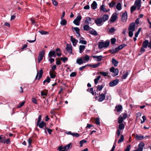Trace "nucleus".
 Here are the masks:
<instances>
[{"instance_id": "1", "label": "nucleus", "mask_w": 151, "mask_h": 151, "mask_svg": "<svg viewBox=\"0 0 151 151\" xmlns=\"http://www.w3.org/2000/svg\"><path fill=\"white\" fill-rule=\"evenodd\" d=\"M56 52V55L60 57L61 55V53L60 52V49L59 48H57L55 49V51H50L48 54V57L49 58L52 57L53 56L55 53Z\"/></svg>"}, {"instance_id": "2", "label": "nucleus", "mask_w": 151, "mask_h": 151, "mask_svg": "<svg viewBox=\"0 0 151 151\" xmlns=\"http://www.w3.org/2000/svg\"><path fill=\"white\" fill-rule=\"evenodd\" d=\"M109 42L108 41H106L105 42L103 41L99 42L98 45L100 49H102L103 48H106L109 45Z\"/></svg>"}, {"instance_id": "3", "label": "nucleus", "mask_w": 151, "mask_h": 151, "mask_svg": "<svg viewBox=\"0 0 151 151\" xmlns=\"http://www.w3.org/2000/svg\"><path fill=\"white\" fill-rule=\"evenodd\" d=\"M45 54V51L44 50H42L40 52L38 55V63H40L42 60Z\"/></svg>"}, {"instance_id": "4", "label": "nucleus", "mask_w": 151, "mask_h": 151, "mask_svg": "<svg viewBox=\"0 0 151 151\" xmlns=\"http://www.w3.org/2000/svg\"><path fill=\"white\" fill-rule=\"evenodd\" d=\"M82 18V17L81 15L78 16L73 21V23L76 25L78 26L80 24V21Z\"/></svg>"}, {"instance_id": "5", "label": "nucleus", "mask_w": 151, "mask_h": 151, "mask_svg": "<svg viewBox=\"0 0 151 151\" xmlns=\"http://www.w3.org/2000/svg\"><path fill=\"white\" fill-rule=\"evenodd\" d=\"M43 73V71L42 69L40 70L39 73L38 71H37V73L35 78V80H36L37 79L39 80L42 76Z\"/></svg>"}, {"instance_id": "6", "label": "nucleus", "mask_w": 151, "mask_h": 151, "mask_svg": "<svg viewBox=\"0 0 151 151\" xmlns=\"http://www.w3.org/2000/svg\"><path fill=\"white\" fill-rule=\"evenodd\" d=\"M110 72L113 73L114 74L113 75V76H115L117 75L119 72V70L118 69H115L114 67H112L110 69Z\"/></svg>"}, {"instance_id": "7", "label": "nucleus", "mask_w": 151, "mask_h": 151, "mask_svg": "<svg viewBox=\"0 0 151 151\" xmlns=\"http://www.w3.org/2000/svg\"><path fill=\"white\" fill-rule=\"evenodd\" d=\"M134 5L139 10L141 7V0H136Z\"/></svg>"}, {"instance_id": "8", "label": "nucleus", "mask_w": 151, "mask_h": 151, "mask_svg": "<svg viewBox=\"0 0 151 151\" xmlns=\"http://www.w3.org/2000/svg\"><path fill=\"white\" fill-rule=\"evenodd\" d=\"M127 19V14L126 11L123 13L122 16V20L124 22H126Z\"/></svg>"}, {"instance_id": "9", "label": "nucleus", "mask_w": 151, "mask_h": 151, "mask_svg": "<svg viewBox=\"0 0 151 151\" xmlns=\"http://www.w3.org/2000/svg\"><path fill=\"white\" fill-rule=\"evenodd\" d=\"M117 14L116 13H114L112 15L110 21L111 22H114L117 19Z\"/></svg>"}, {"instance_id": "10", "label": "nucleus", "mask_w": 151, "mask_h": 151, "mask_svg": "<svg viewBox=\"0 0 151 151\" xmlns=\"http://www.w3.org/2000/svg\"><path fill=\"white\" fill-rule=\"evenodd\" d=\"M103 20L101 18L97 19L95 20V23L97 25L99 26L103 24Z\"/></svg>"}, {"instance_id": "11", "label": "nucleus", "mask_w": 151, "mask_h": 151, "mask_svg": "<svg viewBox=\"0 0 151 151\" xmlns=\"http://www.w3.org/2000/svg\"><path fill=\"white\" fill-rule=\"evenodd\" d=\"M118 79H116L110 82L109 83V86L110 87H113L119 83Z\"/></svg>"}, {"instance_id": "12", "label": "nucleus", "mask_w": 151, "mask_h": 151, "mask_svg": "<svg viewBox=\"0 0 151 151\" xmlns=\"http://www.w3.org/2000/svg\"><path fill=\"white\" fill-rule=\"evenodd\" d=\"M66 49L69 53H72V47L71 45V44H67Z\"/></svg>"}, {"instance_id": "13", "label": "nucleus", "mask_w": 151, "mask_h": 151, "mask_svg": "<svg viewBox=\"0 0 151 151\" xmlns=\"http://www.w3.org/2000/svg\"><path fill=\"white\" fill-rule=\"evenodd\" d=\"M70 40L73 43L74 46H76L78 42V40L73 37L72 36H70Z\"/></svg>"}, {"instance_id": "14", "label": "nucleus", "mask_w": 151, "mask_h": 151, "mask_svg": "<svg viewBox=\"0 0 151 151\" xmlns=\"http://www.w3.org/2000/svg\"><path fill=\"white\" fill-rule=\"evenodd\" d=\"M135 29V25L134 23L133 22L131 23L128 28L129 31H134Z\"/></svg>"}, {"instance_id": "15", "label": "nucleus", "mask_w": 151, "mask_h": 151, "mask_svg": "<svg viewBox=\"0 0 151 151\" xmlns=\"http://www.w3.org/2000/svg\"><path fill=\"white\" fill-rule=\"evenodd\" d=\"M106 91H105V94L102 93L101 95L99 96V99H98V101L100 102H101L103 101L105 98V94H106Z\"/></svg>"}, {"instance_id": "16", "label": "nucleus", "mask_w": 151, "mask_h": 151, "mask_svg": "<svg viewBox=\"0 0 151 151\" xmlns=\"http://www.w3.org/2000/svg\"><path fill=\"white\" fill-rule=\"evenodd\" d=\"M122 109V105H116L115 107V110L117 112H120Z\"/></svg>"}, {"instance_id": "17", "label": "nucleus", "mask_w": 151, "mask_h": 151, "mask_svg": "<svg viewBox=\"0 0 151 151\" xmlns=\"http://www.w3.org/2000/svg\"><path fill=\"white\" fill-rule=\"evenodd\" d=\"M45 125V127H46V123L43 121H42L40 123H39L37 124V126H38L40 128H43Z\"/></svg>"}, {"instance_id": "18", "label": "nucleus", "mask_w": 151, "mask_h": 151, "mask_svg": "<svg viewBox=\"0 0 151 151\" xmlns=\"http://www.w3.org/2000/svg\"><path fill=\"white\" fill-rule=\"evenodd\" d=\"M100 9L101 11L104 12H107L110 10V9H107L105 7L104 5V4H102L100 7Z\"/></svg>"}, {"instance_id": "19", "label": "nucleus", "mask_w": 151, "mask_h": 151, "mask_svg": "<svg viewBox=\"0 0 151 151\" xmlns=\"http://www.w3.org/2000/svg\"><path fill=\"white\" fill-rule=\"evenodd\" d=\"M145 138V137L142 135H139L137 134L136 135L135 139L137 140H141Z\"/></svg>"}, {"instance_id": "20", "label": "nucleus", "mask_w": 151, "mask_h": 151, "mask_svg": "<svg viewBox=\"0 0 151 151\" xmlns=\"http://www.w3.org/2000/svg\"><path fill=\"white\" fill-rule=\"evenodd\" d=\"M109 18L108 15L107 14H105L101 18L102 19V20H103V22H105Z\"/></svg>"}, {"instance_id": "21", "label": "nucleus", "mask_w": 151, "mask_h": 151, "mask_svg": "<svg viewBox=\"0 0 151 151\" xmlns=\"http://www.w3.org/2000/svg\"><path fill=\"white\" fill-rule=\"evenodd\" d=\"M116 3V2L114 0L112 1L111 2L108 3V5L110 8H112Z\"/></svg>"}, {"instance_id": "22", "label": "nucleus", "mask_w": 151, "mask_h": 151, "mask_svg": "<svg viewBox=\"0 0 151 151\" xmlns=\"http://www.w3.org/2000/svg\"><path fill=\"white\" fill-rule=\"evenodd\" d=\"M148 41L147 40H145L143 42L142 46L143 47H145V48H147V46L148 45Z\"/></svg>"}, {"instance_id": "23", "label": "nucleus", "mask_w": 151, "mask_h": 151, "mask_svg": "<svg viewBox=\"0 0 151 151\" xmlns=\"http://www.w3.org/2000/svg\"><path fill=\"white\" fill-rule=\"evenodd\" d=\"M76 62L77 63H78L79 65H81L83 64V63H85V61H83L82 58H78Z\"/></svg>"}, {"instance_id": "24", "label": "nucleus", "mask_w": 151, "mask_h": 151, "mask_svg": "<svg viewBox=\"0 0 151 151\" xmlns=\"http://www.w3.org/2000/svg\"><path fill=\"white\" fill-rule=\"evenodd\" d=\"M112 63L115 67L117 66L118 62L114 58H113L112 60Z\"/></svg>"}, {"instance_id": "25", "label": "nucleus", "mask_w": 151, "mask_h": 151, "mask_svg": "<svg viewBox=\"0 0 151 151\" xmlns=\"http://www.w3.org/2000/svg\"><path fill=\"white\" fill-rule=\"evenodd\" d=\"M85 45H80L79 47V52L82 53L85 49Z\"/></svg>"}, {"instance_id": "26", "label": "nucleus", "mask_w": 151, "mask_h": 151, "mask_svg": "<svg viewBox=\"0 0 151 151\" xmlns=\"http://www.w3.org/2000/svg\"><path fill=\"white\" fill-rule=\"evenodd\" d=\"M118 51L119 50L117 47L112 49L110 50V52L112 54L115 53Z\"/></svg>"}, {"instance_id": "27", "label": "nucleus", "mask_w": 151, "mask_h": 151, "mask_svg": "<svg viewBox=\"0 0 151 151\" xmlns=\"http://www.w3.org/2000/svg\"><path fill=\"white\" fill-rule=\"evenodd\" d=\"M72 145L71 143H70L66 146H64V147H63L64 149L66 150L67 151L68 149L71 148L72 146H70V145Z\"/></svg>"}, {"instance_id": "28", "label": "nucleus", "mask_w": 151, "mask_h": 151, "mask_svg": "<svg viewBox=\"0 0 151 151\" xmlns=\"http://www.w3.org/2000/svg\"><path fill=\"white\" fill-rule=\"evenodd\" d=\"M48 93V90H45L41 92V95L42 96H47Z\"/></svg>"}, {"instance_id": "29", "label": "nucleus", "mask_w": 151, "mask_h": 151, "mask_svg": "<svg viewBox=\"0 0 151 151\" xmlns=\"http://www.w3.org/2000/svg\"><path fill=\"white\" fill-rule=\"evenodd\" d=\"M124 120V119H123V117L121 116V115L118 118V123L119 124L122 123V122H123Z\"/></svg>"}, {"instance_id": "30", "label": "nucleus", "mask_w": 151, "mask_h": 151, "mask_svg": "<svg viewBox=\"0 0 151 151\" xmlns=\"http://www.w3.org/2000/svg\"><path fill=\"white\" fill-rule=\"evenodd\" d=\"M116 8L119 11L121 10L122 9V6L121 4L119 2L117 4L116 6Z\"/></svg>"}, {"instance_id": "31", "label": "nucleus", "mask_w": 151, "mask_h": 151, "mask_svg": "<svg viewBox=\"0 0 151 151\" xmlns=\"http://www.w3.org/2000/svg\"><path fill=\"white\" fill-rule=\"evenodd\" d=\"M103 58L102 56H95V59H96V60L98 61H101Z\"/></svg>"}, {"instance_id": "32", "label": "nucleus", "mask_w": 151, "mask_h": 151, "mask_svg": "<svg viewBox=\"0 0 151 151\" xmlns=\"http://www.w3.org/2000/svg\"><path fill=\"white\" fill-rule=\"evenodd\" d=\"M51 79L48 76L46 78V79H45L43 82V84L44 85L45 84V83L46 82H47L48 83H49L50 82Z\"/></svg>"}, {"instance_id": "33", "label": "nucleus", "mask_w": 151, "mask_h": 151, "mask_svg": "<svg viewBox=\"0 0 151 151\" xmlns=\"http://www.w3.org/2000/svg\"><path fill=\"white\" fill-rule=\"evenodd\" d=\"M119 124L118 129L121 130L124 129L125 127L124 124L123 123H121Z\"/></svg>"}, {"instance_id": "34", "label": "nucleus", "mask_w": 151, "mask_h": 151, "mask_svg": "<svg viewBox=\"0 0 151 151\" xmlns=\"http://www.w3.org/2000/svg\"><path fill=\"white\" fill-rule=\"evenodd\" d=\"M87 91L91 93L93 95H94V93L93 91V88H90V89L88 88L87 90Z\"/></svg>"}, {"instance_id": "35", "label": "nucleus", "mask_w": 151, "mask_h": 151, "mask_svg": "<svg viewBox=\"0 0 151 151\" xmlns=\"http://www.w3.org/2000/svg\"><path fill=\"white\" fill-rule=\"evenodd\" d=\"M60 23L62 25H65L66 24L67 21L65 19H63V20L61 21Z\"/></svg>"}, {"instance_id": "36", "label": "nucleus", "mask_w": 151, "mask_h": 151, "mask_svg": "<svg viewBox=\"0 0 151 151\" xmlns=\"http://www.w3.org/2000/svg\"><path fill=\"white\" fill-rule=\"evenodd\" d=\"M116 31V29L113 27L109 28V32L112 33Z\"/></svg>"}, {"instance_id": "37", "label": "nucleus", "mask_w": 151, "mask_h": 151, "mask_svg": "<svg viewBox=\"0 0 151 151\" xmlns=\"http://www.w3.org/2000/svg\"><path fill=\"white\" fill-rule=\"evenodd\" d=\"M124 139V136L122 134L120 138L118 141V143L119 144L122 142Z\"/></svg>"}, {"instance_id": "38", "label": "nucleus", "mask_w": 151, "mask_h": 151, "mask_svg": "<svg viewBox=\"0 0 151 151\" xmlns=\"http://www.w3.org/2000/svg\"><path fill=\"white\" fill-rule=\"evenodd\" d=\"M145 146V144L144 143L142 142H141L138 145V147L143 149V147Z\"/></svg>"}, {"instance_id": "39", "label": "nucleus", "mask_w": 151, "mask_h": 151, "mask_svg": "<svg viewBox=\"0 0 151 151\" xmlns=\"http://www.w3.org/2000/svg\"><path fill=\"white\" fill-rule=\"evenodd\" d=\"M137 7L134 5L132 6L130 8L131 12L132 13L135 10Z\"/></svg>"}, {"instance_id": "40", "label": "nucleus", "mask_w": 151, "mask_h": 151, "mask_svg": "<svg viewBox=\"0 0 151 151\" xmlns=\"http://www.w3.org/2000/svg\"><path fill=\"white\" fill-rule=\"evenodd\" d=\"M91 21V18L89 17H87L86 18L85 23L86 24H89L90 23L89 22Z\"/></svg>"}, {"instance_id": "41", "label": "nucleus", "mask_w": 151, "mask_h": 151, "mask_svg": "<svg viewBox=\"0 0 151 151\" xmlns=\"http://www.w3.org/2000/svg\"><path fill=\"white\" fill-rule=\"evenodd\" d=\"M39 32L42 35H46L48 33V32L45 31L44 30H40L39 31Z\"/></svg>"}, {"instance_id": "42", "label": "nucleus", "mask_w": 151, "mask_h": 151, "mask_svg": "<svg viewBox=\"0 0 151 151\" xmlns=\"http://www.w3.org/2000/svg\"><path fill=\"white\" fill-rule=\"evenodd\" d=\"M83 28L84 30L88 31L89 30V27L88 25H84Z\"/></svg>"}, {"instance_id": "43", "label": "nucleus", "mask_w": 151, "mask_h": 151, "mask_svg": "<svg viewBox=\"0 0 151 151\" xmlns=\"http://www.w3.org/2000/svg\"><path fill=\"white\" fill-rule=\"evenodd\" d=\"M95 123L98 125H100V120L99 118H96L95 119Z\"/></svg>"}, {"instance_id": "44", "label": "nucleus", "mask_w": 151, "mask_h": 151, "mask_svg": "<svg viewBox=\"0 0 151 151\" xmlns=\"http://www.w3.org/2000/svg\"><path fill=\"white\" fill-rule=\"evenodd\" d=\"M126 46V45L125 44H123L119 46L118 47H117V49L119 51L120 50L122 49L125 46Z\"/></svg>"}, {"instance_id": "45", "label": "nucleus", "mask_w": 151, "mask_h": 151, "mask_svg": "<svg viewBox=\"0 0 151 151\" xmlns=\"http://www.w3.org/2000/svg\"><path fill=\"white\" fill-rule=\"evenodd\" d=\"M95 36H96V39H95V40H98L100 39V36L98 35L97 32L95 30Z\"/></svg>"}, {"instance_id": "46", "label": "nucleus", "mask_w": 151, "mask_h": 151, "mask_svg": "<svg viewBox=\"0 0 151 151\" xmlns=\"http://www.w3.org/2000/svg\"><path fill=\"white\" fill-rule=\"evenodd\" d=\"M129 74V73L128 71H127L126 73L123 75V76L122 77V79H126L127 78L128 75Z\"/></svg>"}, {"instance_id": "47", "label": "nucleus", "mask_w": 151, "mask_h": 151, "mask_svg": "<svg viewBox=\"0 0 151 151\" xmlns=\"http://www.w3.org/2000/svg\"><path fill=\"white\" fill-rule=\"evenodd\" d=\"M86 142H87V141L86 140H84V139L80 141L79 142V143L80 145V147H82L83 146V144L84 143H86Z\"/></svg>"}, {"instance_id": "48", "label": "nucleus", "mask_w": 151, "mask_h": 151, "mask_svg": "<svg viewBox=\"0 0 151 151\" xmlns=\"http://www.w3.org/2000/svg\"><path fill=\"white\" fill-rule=\"evenodd\" d=\"M50 75L51 78H54L56 76L55 74L51 72H50Z\"/></svg>"}, {"instance_id": "49", "label": "nucleus", "mask_w": 151, "mask_h": 151, "mask_svg": "<svg viewBox=\"0 0 151 151\" xmlns=\"http://www.w3.org/2000/svg\"><path fill=\"white\" fill-rule=\"evenodd\" d=\"M100 73L104 77L107 76L109 73H108L104 72H100Z\"/></svg>"}, {"instance_id": "50", "label": "nucleus", "mask_w": 151, "mask_h": 151, "mask_svg": "<svg viewBox=\"0 0 151 151\" xmlns=\"http://www.w3.org/2000/svg\"><path fill=\"white\" fill-rule=\"evenodd\" d=\"M60 59L61 60H62L64 63L65 62L68 60V58L66 57H65L64 58L61 57Z\"/></svg>"}, {"instance_id": "51", "label": "nucleus", "mask_w": 151, "mask_h": 151, "mask_svg": "<svg viewBox=\"0 0 151 151\" xmlns=\"http://www.w3.org/2000/svg\"><path fill=\"white\" fill-rule=\"evenodd\" d=\"M46 129H47V130L48 133L49 134H51L52 132V130L50 128H48L47 127H45V132H46Z\"/></svg>"}, {"instance_id": "52", "label": "nucleus", "mask_w": 151, "mask_h": 151, "mask_svg": "<svg viewBox=\"0 0 151 151\" xmlns=\"http://www.w3.org/2000/svg\"><path fill=\"white\" fill-rule=\"evenodd\" d=\"M103 88V86L102 85H98L97 86V91H100Z\"/></svg>"}, {"instance_id": "53", "label": "nucleus", "mask_w": 151, "mask_h": 151, "mask_svg": "<svg viewBox=\"0 0 151 151\" xmlns=\"http://www.w3.org/2000/svg\"><path fill=\"white\" fill-rule=\"evenodd\" d=\"M141 30V28H139L137 32L135 34V37H138V35L139 34V33H140Z\"/></svg>"}, {"instance_id": "54", "label": "nucleus", "mask_w": 151, "mask_h": 151, "mask_svg": "<svg viewBox=\"0 0 151 151\" xmlns=\"http://www.w3.org/2000/svg\"><path fill=\"white\" fill-rule=\"evenodd\" d=\"M58 150L60 151H67L66 150L64 149L62 146H60L58 147Z\"/></svg>"}, {"instance_id": "55", "label": "nucleus", "mask_w": 151, "mask_h": 151, "mask_svg": "<svg viewBox=\"0 0 151 151\" xmlns=\"http://www.w3.org/2000/svg\"><path fill=\"white\" fill-rule=\"evenodd\" d=\"M83 60L88 61L89 60V56L88 55H86L85 56L83 57Z\"/></svg>"}, {"instance_id": "56", "label": "nucleus", "mask_w": 151, "mask_h": 151, "mask_svg": "<svg viewBox=\"0 0 151 151\" xmlns=\"http://www.w3.org/2000/svg\"><path fill=\"white\" fill-rule=\"evenodd\" d=\"M101 78L100 76H99L97 78H95V85L97 84L98 80H99Z\"/></svg>"}, {"instance_id": "57", "label": "nucleus", "mask_w": 151, "mask_h": 151, "mask_svg": "<svg viewBox=\"0 0 151 151\" xmlns=\"http://www.w3.org/2000/svg\"><path fill=\"white\" fill-rule=\"evenodd\" d=\"M71 135L73 137H78L79 136V134L77 133H72Z\"/></svg>"}, {"instance_id": "58", "label": "nucleus", "mask_w": 151, "mask_h": 151, "mask_svg": "<svg viewBox=\"0 0 151 151\" xmlns=\"http://www.w3.org/2000/svg\"><path fill=\"white\" fill-rule=\"evenodd\" d=\"M30 20L31 22V24L32 25H34L35 23H36V22L35 21V20L33 19V18H30Z\"/></svg>"}, {"instance_id": "59", "label": "nucleus", "mask_w": 151, "mask_h": 151, "mask_svg": "<svg viewBox=\"0 0 151 151\" xmlns=\"http://www.w3.org/2000/svg\"><path fill=\"white\" fill-rule=\"evenodd\" d=\"M79 43H81L82 44L86 45L87 42L86 40H80L79 41Z\"/></svg>"}, {"instance_id": "60", "label": "nucleus", "mask_w": 151, "mask_h": 151, "mask_svg": "<svg viewBox=\"0 0 151 151\" xmlns=\"http://www.w3.org/2000/svg\"><path fill=\"white\" fill-rule=\"evenodd\" d=\"M72 29H74L75 31H76V33L78 32H79L80 31V29L78 27H72Z\"/></svg>"}, {"instance_id": "61", "label": "nucleus", "mask_w": 151, "mask_h": 151, "mask_svg": "<svg viewBox=\"0 0 151 151\" xmlns=\"http://www.w3.org/2000/svg\"><path fill=\"white\" fill-rule=\"evenodd\" d=\"M51 69H52V71L53 72H55V70L56 69V65H54L51 67Z\"/></svg>"}, {"instance_id": "62", "label": "nucleus", "mask_w": 151, "mask_h": 151, "mask_svg": "<svg viewBox=\"0 0 151 151\" xmlns=\"http://www.w3.org/2000/svg\"><path fill=\"white\" fill-rule=\"evenodd\" d=\"M32 101L33 103H34L35 104H37V100L35 98L33 97L32 98Z\"/></svg>"}, {"instance_id": "63", "label": "nucleus", "mask_w": 151, "mask_h": 151, "mask_svg": "<svg viewBox=\"0 0 151 151\" xmlns=\"http://www.w3.org/2000/svg\"><path fill=\"white\" fill-rule=\"evenodd\" d=\"M116 41V39L115 38H112L111 39V43L112 44H114Z\"/></svg>"}, {"instance_id": "64", "label": "nucleus", "mask_w": 151, "mask_h": 151, "mask_svg": "<svg viewBox=\"0 0 151 151\" xmlns=\"http://www.w3.org/2000/svg\"><path fill=\"white\" fill-rule=\"evenodd\" d=\"M131 146L130 145H127L126 148L125 150L124 151H129L130 149Z\"/></svg>"}]
</instances>
